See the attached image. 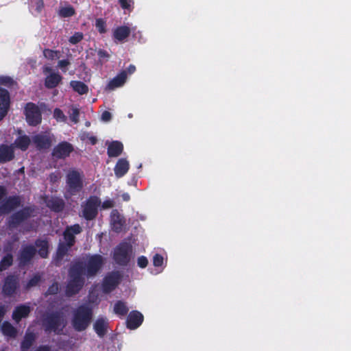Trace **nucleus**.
Instances as JSON below:
<instances>
[{"mask_svg": "<svg viewBox=\"0 0 351 351\" xmlns=\"http://www.w3.org/2000/svg\"><path fill=\"white\" fill-rule=\"evenodd\" d=\"M103 264L104 258L98 254L87 256L84 261V267L82 263L75 264L70 270L66 294L72 295L77 293L84 285L83 276H94L100 270Z\"/></svg>", "mask_w": 351, "mask_h": 351, "instance_id": "obj_1", "label": "nucleus"}, {"mask_svg": "<svg viewBox=\"0 0 351 351\" xmlns=\"http://www.w3.org/2000/svg\"><path fill=\"white\" fill-rule=\"evenodd\" d=\"M92 318V310L86 306L79 307L74 313L72 325L77 331L85 330Z\"/></svg>", "mask_w": 351, "mask_h": 351, "instance_id": "obj_2", "label": "nucleus"}, {"mask_svg": "<svg viewBox=\"0 0 351 351\" xmlns=\"http://www.w3.org/2000/svg\"><path fill=\"white\" fill-rule=\"evenodd\" d=\"M82 228L78 224H75L66 228L64 232V242L60 243L57 251L58 258H62L75 243V234L80 233Z\"/></svg>", "mask_w": 351, "mask_h": 351, "instance_id": "obj_3", "label": "nucleus"}, {"mask_svg": "<svg viewBox=\"0 0 351 351\" xmlns=\"http://www.w3.org/2000/svg\"><path fill=\"white\" fill-rule=\"evenodd\" d=\"M44 325L47 330H53L56 332H60L66 325V318L62 313H58L47 316Z\"/></svg>", "mask_w": 351, "mask_h": 351, "instance_id": "obj_4", "label": "nucleus"}, {"mask_svg": "<svg viewBox=\"0 0 351 351\" xmlns=\"http://www.w3.org/2000/svg\"><path fill=\"white\" fill-rule=\"evenodd\" d=\"M101 201L95 196L90 197L82 204V215L87 220L94 219L97 214V209L100 206Z\"/></svg>", "mask_w": 351, "mask_h": 351, "instance_id": "obj_5", "label": "nucleus"}, {"mask_svg": "<svg viewBox=\"0 0 351 351\" xmlns=\"http://www.w3.org/2000/svg\"><path fill=\"white\" fill-rule=\"evenodd\" d=\"M66 183L68 192L70 195H73L82 189L83 186L82 176L78 171H72L67 175Z\"/></svg>", "mask_w": 351, "mask_h": 351, "instance_id": "obj_6", "label": "nucleus"}, {"mask_svg": "<svg viewBox=\"0 0 351 351\" xmlns=\"http://www.w3.org/2000/svg\"><path fill=\"white\" fill-rule=\"evenodd\" d=\"M131 246L128 243H122L115 248L114 259L119 265H126L130 261Z\"/></svg>", "mask_w": 351, "mask_h": 351, "instance_id": "obj_7", "label": "nucleus"}, {"mask_svg": "<svg viewBox=\"0 0 351 351\" xmlns=\"http://www.w3.org/2000/svg\"><path fill=\"white\" fill-rule=\"evenodd\" d=\"M26 120L29 125H36L41 121V113L37 106L29 103L25 108Z\"/></svg>", "mask_w": 351, "mask_h": 351, "instance_id": "obj_8", "label": "nucleus"}, {"mask_svg": "<svg viewBox=\"0 0 351 351\" xmlns=\"http://www.w3.org/2000/svg\"><path fill=\"white\" fill-rule=\"evenodd\" d=\"M43 73L47 75L45 85L48 88L56 87L62 79L58 73L53 71L52 69L49 66L43 67Z\"/></svg>", "mask_w": 351, "mask_h": 351, "instance_id": "obj_9", "label": "nucleus"}, {"mask_svg": "<svg viewBox=\"0 0 351 351\" xmlns=\"http://www.w3.org/2000/svg\"><path fill=\"white\" fill-rule=\"evenodd\" d=\"M121 274L119 272H112L108 275L103 283L104 291L108 293L112 291L119 283Z\"/></svg>", "mask_w": 351, "mask_h": 351, "instance_id": "obj_10", "label": "nucleus"}, {"mask_svg": "<svg viewBox=\"0 0 351 351\" xmlns=\"http://www.w3.org/2000/svg\"><path fill=\"white\" fill-rule=\"evenodd\" d=\"M143 316L138 311H132L130 313L127 319V326L130 329L137 328L143 322Z\"/></svg>", "mask_w": 351, "mask_h": 351, "instance_id": "obj_11", "label": "nucleus"}, {"mask_svg": "<svg viewBox=\"0 0 351 351\" xmlns=\"http://www.w3.org/2000/svg\"><path fill=\"white\" fill-rule=\"evenodd\" d=\"M9 101L10 97L8 92L5 89L0 88V120H1L7 113Z\"/></svg>", "mask_w": 351, "mask_h": 351, "instance_id": "obj_12", "label": "nucleus"}, {"mask_svg": "<svg viewBox=\"0 0 351 351\" xmlns=\"http://www.w3.org/2000/svg\"><path fill=\"white\" fill-rule=\"evenodd\" d=\"M110 218V223L112 228L116 232L121 231L125 223V221L122 216L117 210H113L111 213Z\"/></svg>", "mask_w": 351, "mask_h": 351, "instance_id": "obj_13", "label": "nucleus"}, {"mask_svg": "<svg viewBox=\"0 0 351 351\" xmlns=\"http://www.w3.org/2000/svg\"><path fill=\"white\" fill-rule=\"evenodd\" d=\"M34 143L39 149H45L51 146V138L49 135L38 134L32 138Z\"/></svg>", "mask_w": 351, "mask_h": 351, "instance_id": "obj_14", "label": "nucleus"}, {"mask_svg": "<svg viewBox=\"0 0 351 351\" xmlns=\"http://www.w3.org/2000/svg\"><path fill=\"white\" fill-rule=\"evenodd\" d=\"M71 151L72 147L70 144L62 143L54 148L53 154L56 158H65L69 155Z\"/></svg>", "mask_w": 351, "mask_h": 351, "instance_id": "obj_15", "label": "nucleus"}, {"mask_svg": "<svg viewBox=\"0 0 351 351\" xmlns=\"http://www.w3.org/2000/svg\"><path fill=\"white\" fill-rule=\"evenodd\" d=\"M19 284L18 279L14 276H8L5 281L3 291L5 295H12Z\"/></svg>", "mask_w": 351, "mask_h": 351, "instance_id": "obj_16", "label": "nucleus"}, {"mask_svg": "<svg viewBox=\"0 0 351 351\" xmlns=\"http://www.w3.org/2000/svg\"><path fill=\"white\" fill-rule=\"evenodd\" d=\"M14 158L13 145H2L0 146V162H5L11 160Z\"/></svg>", "mask_w": 351, "mask_h": 351, "instance_id": "obj_17", "label": "nucleus"}, {"mask_svg": "<svg viewBox=\"0 0 351 351\" xmlns=\"http://www.w3.org/2000/svg\"><path fill=\"white\" fill-rule=\"evenodd\" d=\"M129 167H130V164H129V162L125 159V158H121V159H119L115 167H114V173H115V176L117 177V178H121L122 176H123L128 171L129 169Z\"/></svg>", "mask_w": 351, "mask_h": 351, "instance_id": "obj_18", "label": "nucleus"}, {"mask_svg": "<svg viewBox=\"0 0 351 351\" xmlns=\"http://www.w3.org/2000/svg\"><path fill=\"white\" fill-rule=\"evenodd\" d=\"M36 249L33 246L25 247L21 252L19 256L20 264L25 265L28 263L34 256Z\"/></svg>", "mask_w": 351, "mask_h": 351, "instance_id": "obj_19", "label": "nucleus"}, {"mask_svg": "<svg viewBox=\"0 0 351 351\" xmlns=\"http://www.w3.org/2000/svg\"><path fill=\"white\" fill-rule=\"evenodd\" d=\"M126 78V72L125 71H122L108 83L106 88L113 90L115 88L121 86L125 83Z\"/></svg>", "mask_w": 351, "mask_h": 351, "instance_id": "obj_20", "label": "nucleus"}, {"mask_svg": "<svg viewBox=\"0 0 351 351\" xmlns=\"http://www.w3.org/2000/svg\"><path fill=\"white\" fill-rule=\"evenodd\" d=\"M30 312V308L27 305H21L16 308L12 314L13 319L18 322L22 318L26 317Z\"/></svg>", "mask_w": 351, "mask_h": 351, "instance_id": "obj_21", "label": "nucleus"}, {"mask_svg": "<svg viewBox=\"0 0 351 351\" xmlns=\"http://www.w3.org/2000/svg\"><path fill=\"white\" fill-rule=\"evenodd\" d=\"M123 145L119 141H113L108 145V154L110 157H117L123 152Z\"/></svg>", "mask_w": 351, "mask_h": 351, "instance_id": "obj_22", "label": "nucleus"}, {"mask_svg": "<svg viewBox=\"0 0 351 351\" xmlns=\"http://www.w3.org/2000/svg\"><path fill=\"white\" fill-rule=\"evenodd\" d=\"M136 28L130 29L127 26H120L117 27L113 32L114 38L121 41L126 38L130 34L132 30H134Z\"/></svg>", "mask_w": 351, "mask_h": 351, "instance_id": "obj_23", "label": "nucleus"}, {"mask_svg": "<svg viewBox=\"0 0 351 351\" xmlns=\"http://www.w3.org/2000/svg\"><path fill=\"white\" fill-rule=\"evenodd\" d=\"M19 204V199L18 197H12L7 200V202L1 207V212L3 213H8Z\"/></svg>", "mask_w": 351, "mask_h": 351, "instance_id": "obj_24", "label": "nucleus"}, {"mask_svg": "<svg viewBox=\"0 0 351 351\" xmlns=\"http://www.w3.org/2000/svg\"><path fill=\"white\" fill-rule=\"evenodd\" d=\"M30 142L31 140L28 136L21 135L15 140L14 145L21 150L25 151L27 149Z\"/></svg>", "mask_w": 351, "mask_h": 351, "instance_id": "obj_25", "label": "nucleus"}, {"mask_svg": "<svg viewBox=\"0 0 351 351\" xmlns=\"http://www.w3.org/2000/svg\"><path fill=\"white\" fill-rule=\"evenodd\" d=\"M107 324V321L104 318H99L96 320L94 324V328L99 336H102L105 333Z\"/></svg>", "mask_w": 351, "mask_h": 351, "instance_id": "obj_26", "label": "nucleus"}, {"mask_svg": "<svg viewBox=\"0 0 351 351\" xmlns=\"http://www.w3.org/2000/svg\"><path fill=\"white\" fill-rule=\"evenodd\" d=\"M70 84L73 89L80 95L85 94L88 92V86L82 82L71 81Z\"/></svg>", "mask_w": 351, "mask_h": 351, "instance_id": "obj_27", "label": "nucleus"}, {"mask_svg": "<svg viewBox=\"0 0 351 351\" xmlns=\"http://www.w3.org/2000/svg\"><path fill=\"white\" fill-rule=\"evenodd\" d=\"M36 247L39 255L42 258L47 257L48 254V243L46 241L39 240L36 243Z\"/></svg>", "mask_w": 351, "mask_h": 351, "instance_id": "obj_28", "label": "nucleus"}, {"mask_svg": "<svg viewBox=\"0 0 351 351\" xmlns=\"http://www.w3.org/2000/svg\"><path fill=\"white\" fill-rule=\"evenodd\" d=\"M34 339L35 336L33 333L27 332L21 343L22 351H27L32 346Z\"/></svg>", "mask_w": 351, "mask_h": 351, "instance_id": "obj_29", "label": "nucleus"}, {"mask_svg": "<svg viewBox=\"0 0 351 351\" xmlns=\"http://www.w3.org/2000/svg\"><path fill=\"white\" fill-rule=\"evenodd\" d=\"M47 205L49 207H50L55 211H60L64 207L63 201L62 199H57V198H56V199L52 198L51 199L49 200L47 202Z\"/></svg>", "mask_w": 351, "mask_h": 351, "instance_id": "obj_30", "label": "nucleus"}, {"mask_svg": "<svg viewBox=\"0 0 351 351\" xmlns=\"http://www.w3.org/2000/svg\"><path fill=\"white\" fill-rule=\"evenodd\" d=\"M29 216H30V210L29 208H25L12 217V223L13 224L19 223L20 221Z\"/></svg>", "mask_w": 351, "mask_h": 351, "instance_id": "obj_31", "label": "nucleus"}, {"mask_svg": "<svg viewBox=\"0 0 351 351\" xmlns=\"http://www.w3.org/2000/svg\"><path fill=\"white\" fill-rule=\"evenodd\" d=\"M3 335L8 337H14L16 330L9 322H4L1 327Z\"/></svg>", "mask_w": 351, "mask_h": 351, "instance_id": "obj_32", "label": "nucleus"}, {"mask_svg": "<svg viewBox=\"0 0 351 351\" xmlns=\"http://www.w3.org/2000/svg\"><path fill=\"white\" fill-rule=\"evenodd\" d=\"M58 14L62 17H69L75 14V10L71 5L62 6L59 9Z\"/></svg>", "mask_w": 351, "mask_h": 351, "instance_id": "obj_33", "label": "nucleus"}, {"mask_svg": "<svg viewBox=\"0 0 351 351\" xmlns=\"http://www.w3.org/2000/svg\"><path fill=\"white\" fill-rule=\"evenodd\" d=\"M114 311L118 315H124L128 313V308L123 302L119 301L115 304Z\"/></svg>", "mask_w": 351, "mask_h": 351, "instance_id": "obj_34", "label": "nucleus"}, {"mask_svg": "<svg viewBox=\"0 0 351 351\" xmlns=\"http://www.w3.org/2000/svg\"><path fill=\"white\" fill-rule=\"evenodd\" d=\"M43 56L48 60H56L59 58V51L46 49L43 51Z\"/></svg>", "mask_w": 351, "mask_h": 351, "instance_id": "obj_35", "label": "nucleus"}, {"mask_svg": "<svg viewBox=\"0 0 351 351\" xmlns=\"http://www.w3.org/2000/svg\"><path fill=\"white\" fill-rule=\"evenodd\" d=\"M69 118L75 123L79 121L80 112L77 108L72 106L69 111Z\"/></svg>", "mask_w": 351, "mask_h": 351, "instance_id": "obj_36", "label": "nucleus"}, {"mask_svg": "<svg viewBox=\"0 0 351 351\" xmlns=\"http://www.w3.org/2000/svg\"><path fill=\"white\" fill-rule=\"evenodd\" d=\"M53 117L58 122H66L67 120L66 116L64 114L62 110L59 108H56L53 111Z\"/></svg>", "mask_w": 351, "mask_h": 351, "instance_id": "obj_37", "label": "nucleus"}, {"mask_svg": "<svg viewBox=\"0 0 351 351\" xmlns=\"http://www.w3.org/2000/svg\"><path fill=\"white\" fill-rule=\"evenodd\" d=\"M12 263V257L10 255L5 256L1 262L0 271L5 269Z\"/></svg>", "mask_w": 351, "mask_h": 351, "instance_id": "obj_38", "label": "nucleus"}, {"mask_svg": "<svg viewBox=\"0 0 351 351\" xmlns=\"http://www.w3.org/2000/svg\"><path fill=\"white\" fill-rule=\"evenodd\" d=\"M40 280V276L38 274L34 275L25 285L27 289L36 286Z\"/></svg>", "mask_w": 351, "mask_h": 351, "instance_id": "obj_39", "label": "nucleus"}, {"mask_svg": "<svg viewBox=\"0 0 351 351\" xmlns=\"http://www.w3.org/2000/svg\"><path fill=\"white\" fill-rule=\"evenodd\" d=\"M82 38H83L82 34L80 33V32H77L69 38V42L71 44L75 45V44L78 43L80 40H82Z\"/></svg>", "mask_w": 351, "mask_h": 351, "instance_id": "obj_40", "label": "nucleus"}, {"mask_svg": "<svg viewBox=\"0 0 351 351\" xmlns=\"http://www.w3.org/2000/svg\"><path fill=\"white\" fill-rule=\"evenodd\" d=\"M95 25L97 29L100 33H104L106 32L105 29V22L101 19H98L96 20Z\"/></svg>", "mask_w": 351, "mask_h": 351, "instance_id": "obj_41", "label": "nucleus"}, {"mask_svg": "<svg viewBox=\"0 0 351 351\" xmlns=\"http://www.w3.org/2000/svg\"><path fill=\"white\" fill-rule=\"evenodd\" d=\"M153 263L155 267L161 266L163 264V257L160 254H156L153 258Z\"/></svg>", "mask_w": 351, "mask_h": 351, "instance_id": "obj_42", "label": "nucleus"}, {"mask_svg": "<svg viewBox=\"0 0 351 351\" xmlns=\"http://www.w3.org/2000/svg\"><path fill=\"white\" fill-rule=\"evenodd\" d=\"M114 205V202L112 199H108L105 200L101 204H100V206L103 209H108L113 207Z\"/></svg>", "mask_w": 351, "mask_h": 351, "instance_id": "obj_43", "label": "nucleus"}, {"mask_svg": "<svg viewBox=\"0 0 351 351\" xmlns=\"http://www.w3.org/2000/svg\"><path fill=\"white\" fill-rule=\"evenodd\" d=\"M70 64V62L68 60H60L58 63V67L62 69L63 72H66V67Z\"/></svg>", "mask_w": 351, "mask_h": 351, "instance_id": "obj_44", "label": "nucleus"}, {"mask_svg": "<svg viewBox=\"0 0 351 351\" xmlns=\"http://www.w3.org/2000/svg\"><path fill=\"white\" fill-rule=\"evenodd\" d=\"M119 3L123 9H130L134 3L132 0H119Z\"/></svg>", "mask_w": 351, "mask_h": 351, "instance_id": "obj_45", "label": "nucleus"}, {"mask_svg": "<svg viewBox=\"0 0 351 351\" xmlns=\"http://www.w3.org/2000/svg\"><path fill=\"white\" fill-rule=\"evenodd\" d=\"M148 261L146 257L142 256L138 258V265L141 267L144 268L147 265Z\"/></svg>", "mask_w": 351, "mask_h": 351, "instance_id": "obj_46", "label": "nucleus"}, {"mask_svg": "<svg viewBox=\"0 0 351 351\" xmlns=\"http://www.w3.org/2000/svg\"><path fill=\"white\" fill-rule=\"evenodd\" d=\"M112 114L108 111H104L101 114V120L108 122L111 119Z\"/></svg>", "mask_w": 351, "mask_h": 351, "instance_id": "obj_47", "label": "nucleus"}, {"mask_svg": "<svg viewBox=\"0 0 351 351\" xmlns=\"http://www.w3.org/2000/svg\"><path fill=\"white\" fill-rule=\"evenodd\" d=\"M58 291V285L57 283L53 284L48 289V293L54 294Z\"/></svg>", "mask_w": 351, "mask_h": 351, "instance_id": "obj_48", "label": "nucleus"}, {"mask_svg": "<svg viewBox=\"0 0 351 351\" xmlns=\"http://www.w3.org/2000/svg\"><path fill=\"white\" fill-rule=\"evenodd\" d=\"M44 3L42 0H37L36 2V10L37 12H40L43 8Z\"/></svg>", "mask_w": 351, "mask_h": 351, "instance_id": "obj_49", "label": "nucleus"}, {"mask_svg": "<svg viewBox=\"0 0 351 351\" xmlns=\"http://www.w3.org/2000/svg\"><path fill=\"white\" fill-rule=\"evenodd\" d=\"M12 82V80L8 77H0V84H9Z\"/></svg>", "mask_w": 351, "mask_h": 351, "instance_id": "obj_50", "label": "nucleus"}, {"mask_svg": "<svg viewBox=\"0 0 351 351\" xmlns=\"http://www.w3.org/2000/svg\"><path fill=\"white\" fill-rule=\"evenodd\" d=\"M98 56H99L100 58H108L109 57L107 52L105 51H103V50H99L98 51Z\"/></svg>", "mask_w": 351, "mask_h": 351, "instance_id": "obj_51", "label": "nucleus"}, {"mask_svg": "<svg viewBox=\"0 0 351 351\" xmlns=\"http://www.w3.org/2000/svg\"><path fill=\"white\" fill-rule=\"evenodd\" d=\"M87 138L88 139V141L90 142V143L92 145H95L97 141V138L95 136H89L88 134L87 135Z\"/></svg>", "mask_w": 351, "mask_h": 351, "instance_id": "obj_52", "label": "nucleus"}, {"mask_svg": "<svg viewBox=\"0 0 351 351\" xmlns=\"http://www.w3.org/2000/svg\"><path fill=\"white\" fill-rule=\"evenodd\" d=\"M136 70V67L134 65H130V66L128 68L126 73L128 72L129 74L133 73Z\"/></svg>", "mask_w": 351, "mask_h": 351, "instance_id": "obj_53", "label": "nucleus"}, {"mask_svg": "<svg viewBox=\"0 0 351 351\" xmlns=\"http://www.w3.org/2000/svg\"><path fill=\"white\" fill-rule=\"evenodd\" d=\"M34 351H50V348L47 346H40Z\"/></svg>", "mask_w": 351, "mask_h": 351, "instance_id": "obj_54", "label": "nucleus"}, {"mask_svg": "<svg viewBox=\"0 0 351 351\" xmlns=\"http://www.w3.org/2000/svg\"><path fill=\"white\" fill-rule=\"evenodd\" d=\"M122 197L124 201H128L130 199V195L128 193H123L122 195Z\"/></svg>", "mask_w": 351, "mask_h": 351, "instance_id": "obj_55", "label": "nucleus"}, {"mask_svg": "<svg viewBox=\"0 0 351 351\" xmlns=\"http://www.w3.org/2000/svg\"><path fill=\"white\" fill-rule=\"evenodd\" d=\"M5 193L3 188L0 186V199L3 196Z\"/></svg>", "mask_w": 351, "mask_h": 351, "instance_id": "obj_56", "label": "nucleus"}, {"mask_svg": "<svg viewBox=\"0 0 351 351\" xmlns=\"http://www.w3.org/2000/svg\"><path fill=\"white\" fill-rule=\"evenodd\" d=\"M128 117H129L130 118H131V117H132V115L131 114H130L128 115Z\"/></svg>", "mask_w": 351, "mask_h": 351, "instance_id": "obj_57", "label": "nucleus"}]
</instances>
